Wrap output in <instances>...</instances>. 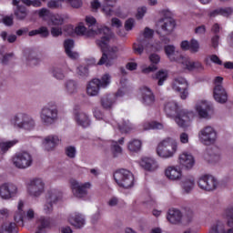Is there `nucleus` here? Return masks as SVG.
Returning <instances> with one entry per match:
<instances>
[{"instance_id": "f257e3e1", "label": "nucleus", "mask_w": 233, "mask_h": 233, "mask_svg": "<svg viewBox=\"0 0 233 233\" xmlns=\"http://www.w3.org/2000/svg\"><path fill=\"white\" fill-rule=\"evenodd\" d=\"M103 34H105V36L96 41L97 46L102 51V56L97 65L100 66L105 65L106 68H110V66H114V63L117 59L116 54L119 52V48L108 46L110 39H112V31L110 29H104Z\"/></svg>"}, {"instance_id": "f03ea898", "label": "nucleus", "mask_w": 233, "mask_h": 233, "mask_svg": "<svg viewBox=\"0 0 233 233\" xmlns=\"http://www.w3.org/2000/svg\"><path fill=\"white\" fill-rule=\"evenodd\" d=\"M165 112L167 117H175V121L180 128H187L190 117H192V113L187 110H180L177 106V103L175 101L167 102L165 106ZM177 115V116H176Z\"/></svg>"}, {"instance_id": "7ed1b4c3", "label": "nucleus", "mask_w": 233, "mask_h": 233, "mask_svg": "<svg viewBox=\"0 0 233 233\" xmlns=\"http://www.w3.org/2000/svg\"><path fill=\"white\" fill-rule=\"evenodd\" d=\"M86 23L87 28L81 25L75 28V33L76 35H86L87 37H94V35H98V39H103V37H105V34H103L105 29L110 30V28L106 26L98 27L97 25H96V19L94 16H86Z\"/></svg>"}, {"instance_id": "20e7f679", "label": "nucleus", "mask_w": 233, "mask_h": 233, "mask_svg": "<svg viewBox=\"0 0 233 233\" xmlns=\"http://www.w3.org/2000/svg\"><path fill=\"white\" fill-rule=\"evenodd\" d=\"M40 122L44 127H52L59 121V109L56 102H50L44 106L40 112Z\"/></svg>"}, {"instance_id": "39448f33", "label": "nucleus", "mask_w": 233, "mask_h": 233, "mask_svg": "<svg viewBox=\"0 0 233 233\" xmlns=\"http://www.w3.org/2000/svg\"><path fill=\"white\" fill-rule=\"evenodd\" d=\"M177 146V140L172 137H167L158 144L157 154L159 157H162V159H170V157L176 156Z\"/></svg>"}, {"instance_id": "423d86ee", "label": "nucleus", "mask_w": 233, "mask_h": 233, "mask_svg": "<svg viewBox=\"0 0 233 233\" xmlns=\"http://www.w3.org/2000/svg\"><path fill=\"white\" fill-rule=\"evenodd\" d=\"M10 123L15 128L27 130L28 132L35 128V120L25 113H16L11 117Z\"/></svg>"}, {"instance_id": "0eeeda50", "label": "nucleus", "mask_w": 233, "mask_h": 233, "mask_svg": "<svg viewBox=\"0 0 233 233\" xmlns=\"http://www.w3.org/2000/svg\"><path fill=\"white\" fill-rule=\"evenodd\" d=\"M112 77L108 74L102 76L101 79L94 78L86 86V94L90 97L99 96V88H106L110 85Z\"/></svg>"}, {"instance_id": "6e6552de", "label": "nucleus", "mask_w": 233, "mask_h": 233, "mask_svg": "<svg viewBox=\"0 0 233 233\" xmlns=\"http://www.w3.org/2000/svg\"><path fill=\"white\" fill-rule=\"evenodd\" d=\"M114 179L118 187L122 188H132L134 187V174L127 169H120L114 174Z\"/></svg>"}, {"instance_id": "1a4fd4ad", "label": "nucleus", "mask_w": 233, "mask_h": 233, "mask_svg": "<svg viewBox=\"0 0 233 233\" xmlns=\"http://www.w3.org/2000/svg\"><path fill=\"white\" fill-rule=\"evenodd\" d=\"M198 139L202 145H214L218 139V131L212 126H205L198 131Z\"/></svg>"}, {"instance_id": "9d476101", "label": "nucleus", "mask_w": 233, "mask_h": 233, "mask_svg": "<svg viewBox=\"0 0 233 233\" xmlns=\"http://www.w3.org/2000/svg\"><path fill=\"white\" fill-rule=\"evenodd\" d=\"M223 77L217 76L215 78V86L213 89V97L217 103L220 105H225L228 101V94L225 87H223Z\"/></svg>"}, {"instance_id": "9b49d317", "label": "nucleus", "mask_w": 233, "mask_h": 233, "mask_svg": "<svg viewBox=\"0 0 233 233\" xmlns=\"http://www.w3.org/2000/svg\"><path fill=\"white\" fill-rule=\"evenodd\" d=\"M23 208H25V202H23V200H20L17 205V211L15 213L14 216L15 223L22 227L25 223V219H27V221H32V219H34V218L35 217L34 209H28L25 215V211L23 210Z\"/></svg>"}, {"instance_id": "f8f14e48", "label": "nucleus", "mask_w": 233, "mask_h": 233, "mask_svg": "<svg viewBox=\"0 0 233 233\" xmlns=\"http://www.w3.org/2000/svg\"><path fill=\"white\" fill-rule=\"evenodd\" d=\"M32 163H34V159L32 158V155L28 152H20L13 157V164L16 168L25 170L32 167Z\"/></svg>"}, {"instance_id": "ddd939ff", "label": "nucleus", "mask_w": 233, "mask_h": 233, "mask_svg": "<svg viewBox=\"0 0 233 233\" xmlns=\"http://www.w3.org/2000/svg\"><path fill=\"white\" fill-rule=\"evenodd\" d=\"M27 192L32 198H39L45 193V181L42 178H33L27 186Z\"/></svg>"}, {"instance_id": "4468645a", "label": "nucleus", "mask_w": 233, "mask_h": 233, "mask_svg": "<svg viewBox=\"0 0 233 233\" xmlns=\"http://www.w3.org/2000/svg\"><path fill=\"white\" fill-rule=\"evenodd\" d=\"M71 183V189L75 198L78 199H83L88 196V188H90V183H79L76 179H72Z\"/></svg>"}, {"instance_id": "2eb2a0df", "label": "nucleus", "mask_w": 233, "mask_h": 233, "mask_svg": "<svg viewBox=\"0 0 233 233\" xmlns=\"http://www.w3.org/2000/svg\"><path fill=\"white\" fill-rule=\"evenodd\" d=\"M172 89L180 93V99L188 97V82L183 77H177L172 82Z\"/></svg>"}, {"instance_id": "dca6fc26", "label": "nucleus", "mask_w": 233, "mask_h": 233, "mask_svg": "<svg viewBox=\"0 0 233 233\" xmlns=\"http://www.w3.org/2000/svg\"><path fill=\"white\" fill-rule=\"evenodd\" d=\"M145 50L146 52H154L156 48L148 40L143 38V36H138L137 43L133 44V52L137 56H142Z\"/></svg>"}, {"instance_id": "f3484780", "label": "nucleus", "mask_w": 233, "mask_h": 233, "mask_svg": "<svg viewBox=\"0 0 233 233\" xmlns=\"http://www.w3.org/2000/svg\"><path fill=\"white\" fill-rule=\"evenodd\" d=\"M198 185L201 190H207L208 192H212L218 188V179L212 176L204 175L199 177Z\"/></svg>"}, {"instance_id": "a211bd4d", "label": "nucleus", "mask_w": 233, "mask_h": 233, "mask_svg": "<svg viewBox=\"0 0 233 233\" xmlns=\"http://www.w3.org/2000/svg\"><path fill=\"white\" fill-rule=\"evenodd\" d=\"M17 196V186L12 183H4L0 186V198L2 199H12Z\"/></svg>"}, {"instance_id": "6ab92c4d", "label": "nucleus", "mask_w": 233, "mask_h": 233, "mask_svg": "<svg viewBox=\"0 0 233 233\" xmlns=\"http://www.w3.org/2000/svg\"><path fill=\"white\" fill-rule=\"evenodd\" d=\"M165 54L169 59V61L176 62V63H183V59L185 56L180 55L179 52L176 51V46L174 45H167L164 46Z\"/></svg>"}, {"instance_id": "aec40b11", "label": "nucleus", "mask_w": 233, "mask_h": 233, "mask_svg": "<svg viewBox=\"0 0 233 233\" xmlns=\"http://www.w3.org/2000/svg\"><path fill=\"white\" fill-rule=\"evenodd\" d=\"M123 96H125V93L122 90H118L116 95H106L101 97V106L106 110H110L114 106L117 97H123Z\"/></svg>"}, {"instance_id": "412c9836", "label": "nucleus", "mask_w": 233, "mask_h": 233, "mask_svg": "<svg viewBox=\"0 0 233 233\" xmlns=\"http://www.w3.org/2000/svg\"><path fill=\"white\" fill-rule=\"evenodd\" d=\"M157 28H160L162 32H165L167 35L172 34L176 26V21L172 17H164L160 19L157 24Z\"/></svg>"}, {"instance_id": "4be33fe9", "label": "nucleus", "mask_w": 233, "mask_h": 233, "mask_svg": "<svg viewBox=\"0 0 233 233\" xmlns=\"http://www.w3.org/2000/svg\"><path fill=\"white\" fill-rule=\"evenodd\" d=\"M164 174L169 181H179L183 177V172L177 166H168L166 167Z\"/></svg>"}, {"instance_id": "5701e85b", "label": "nucleus", "mask_w": 233, "mask_h": 233, "mask_svg": "<svg viewBox=\"0 0 233 233\" xmlns=\"http://www.w3.org/2000/svg\"><path fill=\"white\" fill-rule=\"evenodd\" d=\"M196 111L202 119H210L212 106L207 101H201L196 105Z\"/></svg>"}, {"instance_id": "b1692460", "label": "nucleus", "mask_w": 233, "mask_h": 233, "mask_svg": "<svg viewBox=\"0 0 233 233\" xmlns=\"http://www.w3.org/2000/svg\"><path fill=\"white\" fill-rule=\"evenodd\" d=\"M24 59L29 66H37L41 64V58L35 51L32 49H25L24 51Z\"/></svg>"}, {"instance_id": "393cba45", "label": "nucleus", "mask_w": 233, "mask_h": 233, "mask_svg": "<svg viewBox=\"0 0 233 233\" xmlns=\"http://www.w3.org/2000/svg\"><path fill=\"white\" fill-rule=\"evenodd\" d=\"M141 103L145 106H152L156 103V96L152 90L147 86L141 88Z\"/></svg>"}, {"instance_id": "a878e982", "label": "nucleus", "mask_w": 233, "mask_h": 233, "mask_svg": "<svg viewBox=\"0 0 233 233\" xmlns=\"http://www.w3.org/2000/svg\"><path fill=\"white\" fill-rule=\"evenodd\" d=\"M167 219L171 225H183V213L179 209H169L167 215Z\"/></svg>"}, {"instance_id": "bb28decb", "label": "nucleus", "mask_w": 233, "mask_h": 233, "mask_svg": "<svg viewBox=\"0 0 233 233\" xmlns=\"http://www.w3.org/2000/svg\"><path fill=\"white\" fill-rule=\"evenodd\" d=\"M140 167L147 172H156L159 168L157 161L152 157H143L140 161Z\"/></svg>"}, {"instance_id": "cd10ccee", "label": "nucleus", "mask_w": 233, "mask_h": 233, "mask_svg": "<svg viewBox=\"0 0 233 233\" xmlns=\"http://www.w3.org/2000/svg\"><path fill=\"white\" fill-rule=\"evenodd\" d=\"M43 145L45 150L50 152L59 145V137L56 135H49L44 138Z\"/></svg>"}, {"instance_id": "c85d7f7f", "label": "nucleus", "mask_w": 233, "mask_h": 233, "mask_svg": "<svg viewBox=\"0 0 233 233\" xmlns=\"http://www.w3.org/2000/svg\"><path fill=\"white\" fill-rule=\"evenodd\" d=\"M183 194H190L196 187V178L194 177H186L180 182Z\"/></svg>"}, {"instance_id": "c756f323", "label": "nucleus", "mask_w": 233, "mask_h": 233, "mask_svg": "<svg viewBox=\"0 0 233 233\" xmlns=\"http://www.w3.org/2000/svg\"><path fill=\"white\" fill-rule=\"evenodd\" d=\"M179 163L182 167H185V168L190 169L196 165V160L192 154L184 152L179 156Z\"/></svg>"}, {"instance_id": "7c9ffc66", "label": "nucleus", "mask_w": 233, "mask_h": 233, "mask_svg": "<svg viewBox=\"0 0 233 233\" xmlns=\"http://www.w3.org/2000/svg\"><path fill=\"white\" fill-rule=\"evenodd\" d=\"M63 199V192L59 189L52 188L49 189L46 196V201H49V203H53L56 205L58 201Z\"/></svg>"}, {"instance_id": "2f4dec72", "label": "nucleus", "mask_w": 233, "mask_h": 233, "mask_svg": "<svg viewBox=\"0 0 233 233\" xmlns=\"http://www.w3.org/2000/svg\"><path fill=\"white\" fill-rule=\"evenodd\" d=\"M68 222L76 228H83L85 227V217L79 213L72 214L68 217Z\"/></svg>"}, {"instance_id": "473e14b6", "label": "nucleus", "mask_w": 233, "mask_h": 233, "mask_svg": "<svg viewBox=\"0 0 233 233\" xmlns=\"http://www.w3.org/2000/svg\"><path fill=\"white\" fill-rule=\"evenodd\" d=\"M75 119L77 125H79V127H83V128H86L90 125V116H88V114L83 111L76 112Z\"/></svg>"}, {"instance_id": "72a5a7b5", "label": "nucleus", "mask_w": 233, "mask_h": 233, "mask_svg": "<svg viewBox=\"0 0 233 233\" xmlns=\"http://www.w3.org/2000/svg\"><path fill=\"white\" fill-rule=\"evenodd\" d=\"M181 65H183L184 68L187 70H204L203 64L200 62H194L188 58V56H184Z\"/></svg>"}, {"instance_id": "f704fd0d", "label": "nucleus", "mask_w": 233, "mask_h": 233, "mask_svg": "<svg viewBox=\"0 0 233 233\" xmlns=\"http://www.w3.org/2000/svg\"><path fill=\"white\" fill-rule=\"evenodd\" d=\"M125 144V138L121 137L118 141H112L110 146V151L113 157H119L123 154V147L119 145Z\"/></svg>"}, {"instance_id": "c9c22d12", "label": "nucleus", "mask_w": 233, "mask_h": 233, "mask_svg": "<svg viewBox=\"0 0 233 233\" xmlns=\"http://www.w3.org/2000/svg\"><path fill=\"white\" fill-rule=\"evenodd\" d=\"M77 82L74 79H68L64 83V90L67 96L77 94Z\"/></svg>"}, {"instance_id": "e433bc0d", "label": "nucleus", "mask_w": 233, "mask_h": 233, "mask_svg": "<svg viewBox=\"0 0 233 233\" xmlns=\"http://www.w3.org/2000/svg\"><path fill=\"white\" fill-rule=\"evenodd\" d=\"M153 79L157 81L158 86H163L165 81L168 79V71L165 69H160L153 76Z\"/></svg>"}, {"instance_id": "4c0bfd02", "label": "nucleus", "mask_w": 233, "mask_h": 233, "mask_svg": "<svg viewBox=\"0 0 233 233\" xmlns=\"http://www.w3.org/2000/svg\"><path fill=\"white\" fill-rule=\"evenodd\" d=\"M14 14L18 21H25V19H26V16L28 15V10L26 9V7H25V5H17L14 9Z\"/></svg>"}, {"instance_id": "58836bf2", "label": "nucleus", "mask_w": 233, "mask_h": 233, "mask_svg": "<svg viewBox=\"0 0 233 233\" xmlns=\"http://www.w3.org/2000/svg\"><path fill=\"white\" fill-rule=\"evenodd\" d=\"M50 227V218L40 217L37 220V230L35 233H45V228Z\"/></svg>"}, {"instance_id": "ea45409f", "label": "nucleus", "mask_w": 233, "mask_h": 233, "mask_svg": "<svg viewBox=\"0 0 233 233\" xmlns=\"http://www.w3.org/2000/svg\"><path fill=\"white\" fill-rule=\"evenodd\" d=\"M51 74L55 79H57V81H63L65 79V71L61 66H56L51 68Z\"/></svg>"}, {"instance_id": "a19ab883", "label": "nucleus", "mask_w": 233, "mask_h": 233, "mask_svg": "<svg viewBox=\"0 0 233 233\" xmlns=\"http://www.w3.org/2000/svg\"><path fill=\"white\" fill-rule=\"evenodd\" d=\"M144 130H163L164 126L162 123L159 122H146L143 125Z\"/></svg>"}, {"instance_id": "79ce46f5", "label": "nucleus", "mask_w": 233, "mask_h": 233, "mask_svg": "<svg viewBox=\"0 0 233 233\" xmlns=\"http://www.w3.org/2000/svg\"><path fill=\"white\" fill-rule=\"evenodd\" d=\"M142 142L139 139H133L128 142L127 148L130 152H139L141 150Z\"/></svg>"}, {"instance_id": "37998d69", "label": "nucleus", "mask_w": 233, "mask_h": 233, "mask_svg": "<svg viewBox=\"0 0 233 233\" xmlns=\"http://www.w3.org/2000/svg\"><path fill=\"white\" fill-rule=\"evenodd\" d=\"M17 232L15 230V223L14 222H5L2 225L0 228V233H14Z\"/></svg>"}, {"instance_id": "c03bdc74", "label": "nucleus", "mask_w": 233, "mask_h": 233, "mask_svg": "<svg viewBox=\"0 0 233 233\" xmlns=\"http://www.w3.org/2000/svg\"><path fill=\"white\" fill-rule=\"evenodd\" d=\"M49 25H52V26H61L65 25V17L60 15H52Z\"/></svg>"}, {"instance_id": "a18cd8bd", "label": "nucleus", "mask_w": 233, "mask_h": 233, "mask_svg": "<svg viewBox=\"0 0 233 233\" xmlns=\"http://www.w3.org/2000/svg\"><path fill=\"white\" fill-rule=\"evenodd\" d=\"M194 219V211L192 209H187L183 214L182 213V225H188V223H192Z\"/></svg>"}, {"instance_id": "49530a36", "label": "nucleus", "mask_w": 233, "mask_h": 233, "mask_svg": "<svg viewBox=\"0 0 233 233\" xmlns=\"http://www.w3.org/2000/svg\"><path fill=\"white\" fill-rule=\"evenodd\" d=\"M224 214L228 218V227H233V205L228 206Z\"/></svg>"}, {"instance_id": "de8ad7c7", "label": "nucleus", "mask_w": 233, "mask_h": 233, "mask_svg": "<svg viewBox=\"0 0 233 233\" xmlns=\"http://www.w3.org/2000/svg\"><path fill=\"white\" fill-rule=\"evenodd\" d=\"M208 161L209 163H219L221 161V153L219 151L208 153Z\"/></svg>"}, {"instance_id": "09e8293b", "label": "nucleus", "mask_w": 233, "mask_h": 233, "mask_svg": "<svg viewBox=\"0 0 233 233\" xmlns=\"http://www.w3.org/2000/svg\"><path fill=\"white\" fill-rule=\"evenodd\" d=\"M189 52L191 54H198L199 52V42L196 39H191L189 42Z\"/></svg>"}, {"instance_id": "8fccbe9b", "label": "nucleus", "mask_w": 233, "mask_h": 233, "mask_svg": "<svg viewBox=\"0 0 233 233\" xmlns=\"http://www.w3.org/2000/svg\"><path fill=\"white\" fill-rule=\"evenodd\" d=\"M118 128L119 130H121V132H130V130H132V128H134V127L132 126V124H130V121L128 120H124L122 125L118 124Z\"/></svg>"}, {"instance_id": "3c124183", "label": "nucleus", "mask_w": 233, "mask_h": 233, "mask_svg": "<svg viewBox=\"0 0 233 233\" xmlns=\"http://www.w3.org/2000/svg\"><path fill=\"white\" fill-rule=\"evenodd\" d=\"M139 37H142L143 39H146V41H148V39L154 37V30L150 29L149 27H146L144 31L140 34Z\"/></svg>"}, {"instance_id": "603ef678", "label": "nucleus", "mask_w": 233, "mask_h": 233, "mask_svg": "<svg viewBox=\"0 0 233 233\" xmlns=\"http://www.w3.org/2000/svg\"><path fill=\"white\" fill-rule=\"evenodd\" d=\"M0 35L3 41H6L7 39L8 43H15V41L17 40V35H8V33H6V31H3Z\"/></svg>"}, {"instance_id": "864d4df0", "label": "nucleus", "mask_w": 233, "mask_h": 233, "mask_svg": "<svg viewBox=\"0 0 233 233\" xmlns=\"http://www.w3.org/2000/svg\"><path fill=\"white\" fill-rule=\"evenodd\" d=\"M12 59H14V53L5 54V51H3L1 60L2 65H8Z\"/></svg>"}, {"instance_id": "5fc2aeb1", "label": "nucleus", "mask_w": 233, "mask_h": 233, "mask_svg": "<svg viewBox=\"0 0 233 233\" xmlns=\"http://www.w3.org/2000/svg\"><path fill=\"white\" fill-rule=\"evenodd\" d=\"M76 74L80 77H88V67L85 66H80L76 68Z\"/></svg>"}, {"instance_id": "6e6d98bb", "label": "nucleus", "mask_w": 233, "mask_h": 233, "mask_svg": "<svg viewBox=\"0 0 233 233\" xmlns=\"http://www.w3.org/2000/svg\"><path fill=\"white\" fill-rule=\"evenodd\" d=\"M44 214H52L54 212V203L46 200L43 208Z\"/></svg>"}, {"instance_id": "4d7b16f0", "label": "nucleus", "mask_w": 233, "mask_h": 233, "mask_svg": "<svg viewBox=\"0 0 233 233\" xmlns=\"http://www.w3.org/2000/svg\"><path fill=\"white\" fill-rule=\"evenodd\" d=\"M51 35L53 37H59V35H63V28L61 26L54 25L51 27Z\"/></svg>"}, {"instance_id": "13d9d810", "label": "nucleus", "mask_w": 233, "mask_h": 233, "mask_svg": "<svg viewBox=\"0 0 233 233\" xmlns=\"http://www.w3.org/2000/svg\"><path fill=\"white\" fill-rule=\"evenodd\" d=\"M233 14V7H221L220 15L223 17H230Z\"/></svg>"}, {"instance_id": "bf43d9fd", "label": "nucleus", "mask_w": 233, "mask_h": 233, "mask_svg": "<svg viewBox=\"0 0 233 233\" xmlns=\"http://www.w3.org/2000/svg\"><path fill=\"white\" fill-rule=\"evenodd\" d=\"M149 61L152 65H159L161 62V56L156 53H153L149 56Z\"/></svg>"}, {"instance_id": "052dcab7", "label": "nucleus", "mask_w": 233, "mask_h": 233, "mask_svg": "<svg viewBox=\"0 0 233 233\" xmlns=\"http://www.w3.org/2000/svg\"><path fill=\"white\" fill-rule=\"evenodd\" d=\"M22 3H24V5H26V6H41V1L39 0H22Z\"/></svg>"}, {"instance_id": "680f3d73", "label": "nucleus", "mask_w": 233, "mask_h": 233, "mask_svg": "<svg viewBox=\"0 0 233 233\" xmlns=\"http://www.w3.org/2000/svg\"><path fill=\"white\" fill-rule=\"evenodd\" d=\"M37 30L38 35H41V37H48L50 35V31H48V27L46 26H41Z\"/></svg>"}, {"instance_id": "e2e57ef3", "label": "nucleus", "mask_w": 233, "mask_h": 233, "mask_svg": "<svg viewBox=\"0 0 233 233\" xmlns=\"http://www.w3.org/2000/svg\"><path fill=\"white\" fill-rule=\"evenodd\" d=\"M189 139H190V137L188 136V134L187 132L180 133L179 141L182 145L188 144Z\"/></svg>"}, {"instance_id": "0e129e2a", "label": "nucleus", "mask_w": 233, "mask_h": 233, "mask_svg": "<svg viewBox=\"0 0 233 233\" xmlns=\"http://www.w3.org/2000/svg\"><path fill=\"white\" fill-rule=\"evenodd\" d=\"M76 147H67L66 148V154L67 157H71V159H74L76 157Z\"/></svg>"}, {"instance_id": "69168bd1", "label": "nucleus", "mask_w": 233, "mask_h": 233, "mask_svg": "<svg viewBox=\"0 0 233 233\" xmlns=\"http://www.w3.org/2000/svg\"><path fill=\"white\" fill-rule=\"evenodd\" d=\"M65 51L68 52L74 49V40L67 39L64 42Z\"/></svg>"}, {"instance_id": "338daca9", "label": "nucleus", "mask_w": 233, "mask_h": 233, "mask_svg": "<svg viewBox=\"0 0 233 233\" xmlns=\"http://www.w3.org/2000/svg\"><path fill=\"white\" fill-rule=\"evenodd\" d=\"M156 70H157V66L151 65L147 67L142 68V74H150L152 72H156Z\"/></svg>"}, {"instance_id": "774afa93", "label": "nucleus", "mask_w": 233, "mask_h": 233, "mask_svg": "<svg viewBox=\"0 0 233 233\" xmlns=\"http://www.w3.org/2000/svg\"><path fill=\"white\" fill-rule=\"evenodd\" d=\"M72 8H81L83 6V0H67Z\"/></svg>"}]
</instances>
